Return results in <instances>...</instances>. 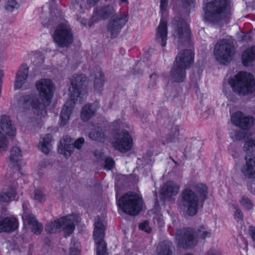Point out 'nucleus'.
Instances as JSON below:
<instances>
[{"label":"nucleus","instance_id":"nucleus-49","mask_svg":"<svg viewBox=\"0 0 255 255\" xmlns=\"http://www.w3.org/2000/svg\"><path fill=\"white\" fill-rule=\"evenodd\" d=\"M168 3V0H160V8L162 10L166 9Z\"/></svg>","mask_w":255,"mask_h":255},{"label":"nucleus","instance_id":"nucleus-33","mask_svg":"<svg viewBox=\"0 0 255 255\" xmlns=\"http://www.w3.org/2000/svg\"><path fill=\"white\" fill-rule=\"evenodd\" d=\"M105 82L104 77L101 72H98L96 75L94 81V89L98 92L100 93L102 90Z\"/></svg>","mask_w":255,"mask_h":255},{"label":"nucleus","instance_id":"nucleus-17","mask_svg":"<svg viewBox=\"0 0 255 255\" xmlns=\"http://www.w3.org/2000/svg\"><path fill=\"white\" fill-rule=\"evenodd\" d=\"M28 76V67L26 64H23L20 67L16 74L14 89L15 90L19 89H26L27 86H29V84L27 82Z\"/></svg>","mask_w":255,"mask_h":255},{"label":"nucleus","instance_id":"nucleus-22","mask_svg":"<svg viewBox=\"0 0 255 255\" xmlns=\"http://www.w3.org/2000/svg\"><path fill=\"white\" fill-rule=\"evenodd\" d=\"M167 27L166 20L161 18L160 23L157 27L155 34L156 41L160 43L162 47L166 45L167 39Z\"/></svg>","mask_w":255,"mask_h":255},{"label":"nucleus","instance_id":"nucleus-15","mask_svg":"<svg viewBox=\"0 0 255 255\" xmlns=\"http://www.w3.org/2000/svg\"><path fill=\"white\" fill-rule=\"evenodd\" d=\"M85 141L84 138L80 137L77 139L74 142L73 145L71 138L65 136L59 141L58 145L59 152L63 154L65 157L70 156L71 153L74 150V147L77 149H80Z\"/></svg>","mask_w":255,"mask_h":255},{"label":"nucleus","instance_id":"nucleus-34","mask_svg":"<svg viewBox=\"0 0 255 255\" xmlns=\"http://www.w3.org/2000/svg\"><path fill=\"white\" fill-rule=\"evenodd\" d=\"M194 190L198 193L204 200L206 198L208 193L207 186L202 183H198L194 187Z\"/></svg>","mask_w":255,"mask_h":255},{"label":"nucleus","instance_id":"nucleus-24","mask_svg":"<svg viewBox=\"0 0 255 255\" xmlns=\"http://www.w3.org/2000/svg\"><path fill=\"white\" fill-rule=\"evenodd\" d=\"M22 153L19 147L17 146H13L10 151V155L9 157V163L11 167L15 168L19 171L20 166L21 165Z\"/></svg>","mask_w":255,"mask_h":255},{"label":"nucleus","instance_id":"nucleus-50","mask_svg":"<svg viewBox=\"0 0 255 255\" xmlns=\"http://www.w3.org/2000/svg\"><path fill=\"white\" fill-rule=\"evenodd\" d=\"M207 255H221V253L217 250L211 249Z\"/></svg>","mask_w":255,"mask_h":255},{"label":"nucleus","instance_id":"nucleus-8","mask_svg":"<svg viewBox=\"0 0 255 255\" xmlns=\"http://www.w3.org/2000/svg\"><path fill=\"white\" fill-rule=\"evenodd\" d=\"M198 236L205 239L210 237L211 233L207 231H199L197 233L190 229H183L177 232L176 238L179 245L184 248H192L197 245Z\"/></svg>","mask_w":255,"mask_h":255},{"label":"nucleus","instance_id":"nucleus-5","mask_svg":"<svg viewBox=\"0 0 255 255\" xmlns=\"http://www.w3.org/2000/svg\"><path fill=\"white\" fill-rule=\"evenodd\" d=\"M229 84L233 90L239 95L244 96L255 91V80L247 72H241L230 80Z\"/></svg>","mask_w":255,"mask_h":255},{"label":"nucleus","instance_id":"nucleus-9","mask_svg":"<svg viewBox=\"0 0 255 255\" xmlns=\"http://www.w3.org/2000/svg\"><path fill=\"white\" fill-rule=\"evenodd\" d=\"M53 39L54 42L61 47H67L72 44L73 34L67 21L64 20L57 26L53 34Z\"/></svg>","mask_w":255,"mask_h":255},{"label":"nucleus","instance_id":"nucleus-25","mask_svg":"<svg viewBox=\"0 0 255 255\" xmlns=\"http://www.w3.org/2000/svg\"><path fill=\"white\" fill-rule=\"evenodd\" d=\"M246 164L242 167L241 172L247 178L255 177V156L252 157H246Z\"/></svg>","mask_w":255,"mask_h":255},{"label":"nucleus","instance_id":"nucleus-6","mask_svg":"<svg viewBox=\"0 0 255 255\" xmlns=\"http://www.w3.org/2000/svg\"><path fill=\"white\" fill-rule=\"evenodd\" d=\"M78 222L77 216L69 215L47 223L45 230L49 234L63 231L65 236H70L73 232L75 224Z\"/></svg>","mask_w":255,"mask_h":255},{"label":"nucleus","instance_id":"nucleus-53","mask_svg":"<svg viewBox=\"0 0 255 255\" xmlns=\"http://www.w3.org/2000/svg\"><path fill=\"white\" fill-rule=\"evenodd\" d=\"M33 56L34 57V58L40 57V59L42 60V56L40 54V53H34L33 54Z\"/></svg>","mask_w":255,"mask_h":255},{"label":"nucleus","instance_id":"nucleus-23","mask_svg":"<svg viewBox=\"0 0 255 255\" xmlns=\"http://www.w3.org/2000/svg\"><path fill=\"white\" fill-rule=\"evenodd\" d=\"M179 186L173 181H168L161 189V194L165 200H169L179 192Z\"/></svg>","mask_w":255,"mask_h":255},{"label":"nucleus","instance_id":"nucleus-12","mask_svg":"<svg viewBox=\"0 0 255 255\" xmlns=\"http://www.w3.org/2000/svg\"><path fill=\"white\" fill-rule=\"evenodd\" d=\"M16 129L12 126L11 120L8 116H0V150L4 151L7 147L6 136H14Z\"/></svg>","mask_w":255,"mask_h":255},{"label":"nucleus","instance_id":"nucleus-42","mask_svg":"<svg viewBox=\"0 0 255 255\" xmlns=\"http://www.w3.org/2000/svg\"><path fill=\"white\" fill-rule=\"evenodd\" d=\"M231 136L235 140H241L245 138L246 137L245 131L243 130L235 131L232 133Z\"/></svg>","mask_w":255,"mask_h":255},{"label":"nucleus","instance_id":"nucleus-46","mask_svg":"<svg viewBox=\"0 0 255 255\" xmlns=\"http://www.w3.org/2000/svg\"><path fill=\"white\" fill-rule=\"evenodd\" d=\"M158 79V76L156 74H152L150 76V83L149 84V88H153L156 84V81Z\"/></svg>","mask_w":255,"mask_h":255},{"label":"nucleus","instance_id":"nucleus-51","mask_svg":"<svg viewBox=\"0 0 255 255\" xmlns=\"http://www.w3.org/2000/svg\"><path fill=\"white\" fill-rule=\"evenodd\" d=\"M99 0H87V4L89 7L94 6Z\"/></svg>","mask_w":255,"mask_h":255},{"label":"nucleus","instance_id":"nucleus-7","mask_svg":"<svg viewBox=\"0 0 255 255\" xmlns=\"http://www.w3.org/2000/svg\"><path fill=\"white\" fill-rule=\"evenodd\" d=\"M117 203L124 212L130 215H135L142 209V200L139 195L128 192L117 200Z\"/></svg>","mask_w":255,"mask_h":255},{"label":"nucleus","instance_id":"nucleus-26","mask_svg":"<svg viewBox=\"0 0 255 255\" xmlns=\"http://www.w3.org/2000/svg\"><path fill=\"white\" fill-rule=\"evenodd\" d=\"M52 136L46 134L41 136L39 139L38 148L40 151L45 154H48L52 149Z\"/></svg>","mask_w":255,"mask_h":255},{"label":"nucleus","instance_id":"nucleus-10","mask_svg":"<svg viewBox=\"0 0 255 255\" xmlns=\"http://www.w3.org/2000/svg\"><path fill=\"white\" fill-rule=\"evenodd\" d=\"M182 200L180 208L189 216L197 214L198 209L199 198L192 190L186 188L181 194Z\"/></svg>","mask_w":255,"mask_h":255},{"label":"nucleus","instance_id":"nucleus-1","mask_svg":"<svg viewBox=\"0 0 255 255\" xmlns=\"http://www.w3.org/2000/svg\"><path fill=\"white\" fill-rule=\"evenodd\" d=\"M36 87L39 95L36 93L20 95L17 105L21 113L33 112L37 120L46 115V108L51 103L54 85L51 80L42 79L36 82Z\"/></svg>","mask_w":255,"mask_h":255},{"label":"nucleus","instance_id":"nucleus-18","mask_svg":"<svg viewBox=\"0 0 255 255\" xmlns=\"http://www.w3.org/2000/svg\"><path fill=\"white\" fill-rule=\"evenodd\" d=\"M231 122L237 126L243 129H247L254 123V119L252 117L246 116L241 112L234 113L231 117Z\"/></svg>","mask_w":255,"mask_h":255},{"label":"nucleus","instance_id":"nucleus-20","mask_svg":"<svg viewBox=\"0 0 255 255\" xmlns=\"http://www.w3.org/2000/svg\"><path fill=\"white\" fill-rule=\"evenodd\" d=\"M18 227L17 219L13 216L0 217V233L12 232Z\"/></svg>","mask_w":255,"mask_h":255},{"label":"nucleus","instance_id":"nucleus-19","mask_svg":"<svg viewBox=\"0 0 255 255\" xmlns=\"http://www.w3.org/2000/svg\"><path fill=\"white\" fill-rule=\"evenodd\" d=\"M173 36L175 40L179 42L188 40L190 36V31L187 23L183 20L178 22L173 33Z\"/></svg>","mask_w":255,"mask_h":255},{"label":"nucleus","instance_id":"nucleus-3","mask_svg":"<svg viewBox=\"0 0 255 255\" xmlns=\"http://www.w3.org/2000/svg\"><path fill=\"white\" fill-rule=\"evenodd\" d=\"M230 0H214L204 8L205 17L211 22H216L229 14Z\"/></svg>","mask_w":255,"mask_h":255},{"label":"nucleus","instance_id":"nucleus-44","mask_svg":"<svg viewBox=\"0 0 255 255\" xmlns=\"http://www.w3.org/2000/svg\"><path fill=\"white\" fill-rule=\"evenodd\" d=\"M139 228L141 230H143L147 233H150L151 229L149 226L148 222L144 221L142 222L139 226Z\"/></svg>","mask_w":255,"mask_h":255},{"label":"nucleus","instance_id":"nucleus-54","mask_svg":"<svg viewBox=\"0 0 255 255\" xmlns=\"http://www.w3.org/2000/svg\"><path fill=\"white\" fill-rule=\"evenodd\" d=\"M87 21H88V20H87V19H83L82 20V21L81 22V23H82L83 25H86L87 24Z\"/></svg>","mask_w":255,"mask_h":255},{"label":"nucleus","instance_id":"nucleus-38","mask_svg":"<svg viewBox=\"0 0 255 255\" xmlns=\"http://www.w3.org/2000/svg\"><path fill=\"white\" fill-rule=\"evenodd\" d=\"M244 148L245 150L249 153L255 150V139L247 140Z\"/></svg>","mask_w":255,"mask_h":255},{"label":"nucleus","instance_id":"nucleus-21","mask_svg":"<svg viewBox=\"0 0 255 255\" xmlns=\"http://www.w3.org/2000/svg\"><path fill=\"white\" fill-rule=\"evenodd\" d=\"M22 220L24 224H28L34 234L36 235L41 234L43 230V226L38 222L33 214L24 211Z\"/></svg>","mask_w":255,"mask_h":255},{"label":"nucleus","instance_id":"nucleus-32","mask_svg":"<svg viewBox=\"0 0 255 255\" xmlns=\"http://www.w3.org/2000/svg\"><path fill=\"white\" fill-rule=\"evenodd\" d=\"M89 137L93 140L103 141L106 136L103 129L98 127L95 130L92 131L90 133Z\"/></svg>","mask_w":255,"mask_h":255},{"label":"nucleus","instance_id":"nucleus-43","mask_svg":"<svg viewBox=\"0 0 255 255\" xmlns=\"http://www.w3.org/2000/svg\"><path fill=\"white\" fill-rule=\"evenodd\" d=\"M234 213L235 218L239 220H242L243 218V214L241 209L239 208L237 206H234Z\"/></svg>","mask_w":255,"mask_h":255},{"label":"nucleus","instance_id":"nucleus-11","mask_svg":"<svg viewBox=\"0 0 255 255\" xmlns=\"http://www.w3.org/2000/svg\"><path fill=\"white\" fill-rule=\"evenodd\" d=\"M214 52L215 58L219 62L226 64L232 60L235 51L233 44L229 40L223 39L217 43Z\"/></svg>","mask_w":255,"mask_h":255},{"label":"nucleus","instance_id":"nucleus-16","mask_svg":"<svg viewBox=\"0 0 255 255\" xmlns=\"http://www.w3.org/2000/svg\"><path fill=\"white\" fill-rule=\"evenodd\" d=\"M128 21L127 15L125 13L113 15L108 27V31L112 37H116Z\"/></svg>","mask_w":255,"mask_h":255},{"label":"nucleus","instance_id":"nucleus-31","mask_svg":"<svg viewBox=\"0 0 255 255\" xmlns=\"http://www.w3.org/2000/svg\"><path fill=\"white\" fill-rule=\"evenodd\" d=\"M171 243L169 241H164L160 243L157 248V255H172L170 248Z\"/></svg>","mask_w":255,"mask_h":255},{"label":"nucleus","instance_id":"nucleus-47","mask_svg":"<svg viewBox=\"0 0 255 255\" xmlns=\"http://www.w3.org/2000/svg\"><path fill=\"white\" fill-rule=\"evenodd\" d=\"M80 250L78 246L76 247H71L70 251V255H79Z\"/></svg>","mask_w":255,"mask_h":255},{"label":"nucleus","instance_id":"nucleus-4","mask_svg":"<svg viewBox=\"0 0 255 255\" xmlns=\"http://www.w3.org/2000/svg\"><path fill=\"white\" fill-rule=\"evenodd\" d=\"M194 55L191 50L180 52L177 55L171 72L173 82H181L185 77V69L193 62Z\"/></svg>","mask_w":255,"mask_h":255},{"label":"nucleus","instance_id":"nucleus-40","mask_svg":"<svg viewBox=\"0 0 255 255\" xmlns=\"http://www.w3.org/2000/svg\"><path fill=\"white\" fill-rule=\"evenodd\" d=\"M74 7L80 12H83L86 8V4L83 0H76V1L73 4Z\"/></svg>","mask_w":255,"mask_h":255},{"label":"nucleus","instance_id":"nucleus-35","mask_svg":"<svg viewBox=\"0 0 255 255\" xmlns=\"http://www.w3.org/2000/svg\"><path fill=\"white\" fill-rule=\"evenodd\" d=\"M240 203L246 209L250 210L253 207V202L248 197L246 196H243L241 197L240 200Z\"/></svg>","mask_w":255,"mask_h":255},{"label":"nucleus","instance_id":"nucleus-28","mask_svg":"<svg viewBox=\"0 0 255 255\" xmlns=\"http://www.w3.org/2000/svg\"><path fill=\"white\" fill-rule=\"evenodd\" d=\"M97 110L96 104H87L84 106L81 112V118L83 121H87L93 117Z\"/></svg>","mask_w":255,"mask_h":255},{"label":"nucleus","instance_id":"nucleus-52","mask_svg":"<svg viewBox=\"0 0 255 255\" xmlns=\"http://www.w3.org/2000/svg\"><path fill=\"white\" fill-rule=\"evenodd\" d=\"M185 6H187V5H189V7H194L195 6L194 0H188V1L185 2Z\"/></svg>","mask_w":255,"mask_h":255},{"label":"nucleus","instance_id":"nucleus-29","mask_svg":"<svg viewBox=\"0 0 255 255\" xmlns=\"http://www.w3.org/2000/svg\"><path fill=\"white\" fill-rule=\"evenodd\" d=\"M114 10L115 7L114 6L108 5L103 7L94 13L93 18L95 21H98L101 19L107 18Z\"/></svg>","mask_w":255,"mask_h":255},{"label":"nucleus","instance_id":"nucleus-27","mask_svg":"<svg viewBox=\"0 0 255 255\" xmlns=\"http://www.w3.org/2000/svg\"><path fill=\"white\" fill-rule=\"evenodd\" d=\"M16 195V186L13 184L5 191L0 192V203L10 202L15 199Z\"/></svg>","mask_w":255,"mask_h":255},{"label":"nucleus","instance_id":"nucleus-39","mask_svg":"<svg viewBox=\"0 0 255 255\" xmlns=\"http://www.w3.org/2000/svg\"><path fill=\"white\" fill-rule=\"evenodd\" d=\"M31 197L34 199L39 201L44 200L45 198L44 194L42 191L39 189H35L31 194Z\"/></svg>","mask_w":255,"mask_h":255},{"label":"nucleus","instance_id":"nucleus-37","mask_svg":"<svg viewBox=\"0 0 255 255\" xmlns=\"http://www.w3.org/2000/svg\"><path fill=\"white\" fill-rule=\"evenodd\" d=\"M127 127V124L124 122V119H117L112 123L111 127V128L115 130H119L122 128H125Z\"/></svg>","mask_w":255,"mask_h":255},{"label":"nucleus","instance_id":"nucleus-2","mask_svg":"<svg viewBox=\"0 0 255 255\" xmlns=\"http://www.w3.org/2000/svg\"><path fill=\"white\" fill-rule=\"evenodd\" d=\"M87 79L84 75L75 74L71 78L69 89L70 99L64 104L62 109L59 124L64 126L69 120L74 106L76 103H82L87 97Z\"/></svg>","mask_w":255,"mask_h":255},{"label":"nucleus","instance_id":"nucleus-48","mask_svg":"<svg viewBox=\"0 0 255 255\" xmlns=\"http://www.w3.org/2000/svg\"><path fill=\"white\" fill-rule=\"evenodd\" d=\"M249 233L251 236L252 237L253 241L255 243V228L251 226L249 228Z\"/></svg>","mask_w":255,"mask_h":255},{"label":"nucleus","instance_id":"nucleus-41","mask_svg":"<svg viewBox=\"0 0 255 255\" xmlns=\"http://www.w3.org/2000/svg\"><path fill=\"white\" fill-rule=\"evenodd\" d=\"M179 135V131L176 128H173L171 134L167 139V143L174 142L176 141L177 136Z\"/></svg>","mask_w":255,"mask_h":255},{"label":"nucleus","instance_id":"nucleus-13","mask_svg":"<svg viewBox=\"0 0 255 255\" xmlns=\"http://www.w3.org/2000/svg\"><path fill=\"white\" fill-rule=\"evenodd\" d=\"M94 238L96 244L97 255H108L106 245L103 240L105 228L101 219L97 217L95 219Z\"/></svg>","mask_w":255,"mask_h":255},{"label":"nucleus","instance_id":"nucleus-30","mask_svg":"<svg viewBox=\"0 0 255 255\" xmlns=\"http://www.w3.org/2000/svg\"><path fill=\"white\" fill-rule=\"evenodd\" d=\"M255 47H251L245 51L242 56L243 63L245 66L249 65L254 60Z\"/></svg>","mask_w":255,"mask_h":255},{"label":"nucleus","instance_id":"nucleus-45","mask_svg":"<svg viewBox=\"0 0 255 255\" xmlns=\"http://www.w3.org/2000/svg\"><path fill=\"white\" fill-rule=\"evenodd\" d=\"M114 160L113 158L108 157L105 159V168L107 170H111L114 165Z\"/></svg>","mask_w":255,"mask_h":255},{"label":"nucleus","instance_id":"nucleus-57","mask_svg":"<svg viewBox=\"0 0 255 255\" xmlns=\"http://www.w3.org/2000/svg\"><path fill=\"white\" fill-rule=\"evenodd\" d=\"M91 25H92V24H91H91H89V26H90H90H91Z\"/></svg>","mask_w":255,"mask_h":255},{"label":"nucleus","instance_id":"nucleus-36","mask_svg":"<svg viewBox=\"0 0 255 255\" xmlns=\"http://www.w3.org/2000/svg\"><path fill=\"white\" fill-rule=\"evenodd\" d=\"M19 4L15 0H8L5 5V8L6 10L12 12L19 8Z\"/></svg>","mask_w":255,"mask_h":255},{"label":"nucleus","instance_id":"nucleus-56","mask_svg":"<svg viewBox=\"0 0 255 255\" xmlns=\"http://www.w3.org/2000/svg\"><path fill=\"white\" fill-rule=\"evenodd\" d=\"M127 0H121L122 2H126Z\"/></svg>","mask_w":255,"mask_h":255},{"label":"nucleus","instance_id":"nucleus-55","mask_svg":"<svg viewBox=\"0 0 255 255\" xmlns=\"http://www.w3.org/2000/svg\"><path fill=\"white\" fill-rule=\"evenodd\" d=\"M3 76V72L2 71L0 70V83H1V78Z\"/></svg>","mask_w":255,"mask_h":255},{"label":"nucleus","instance_id":"nucleus-14","mask_svg":"<svg viewBox=\"0 0 255 255\" xmlns=\"http://www.w3.org/2000/svg\"><path fill=\"white\" fill-rule=\"evenodd\" d=\"M132 139L127 131L117 132L111 140L113 147L121 152L129 151L132 146Z\"/></svg>","mask_w":255,"mask_h":255}]
</instances>
